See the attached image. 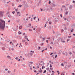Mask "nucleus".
<instances>
[{"label":"nucleus","instance_id":"f257e3e1","mask_svg":"<svg viewBox=\"0 0 75 75\" xmlns=\"http://www.w3.org/2000/svg\"><path fill=\"white\" fill-rule=\"evenodd\" d=\"M6 22L1 19L0 20V29L2 30H4L5 28Z\"/></svg>","mask_w":75,"mask_h":75},{"label":"nucleus","instance_id":"f03ea898","mask_svg":"<svg viewBox=\"0 0 75 75\" xmlns=\"http://www.w3.org/2000/svg\"><path fill=\"white\" fill-rule=\"evenodd\" d=\"M3 13H4V11H0V17H2L3 14Z\"/></svg>","mask_w":75,"mask_h":75},{"label":"nucleus","instance_id":"7ed1b4c3","mask_svg":"<svg viewBox=\"0 0 75 75\" xmlns=\"http://www.w3.org/2000/svg\"><path fill=\"white\" fill-rule=\"evenodd\" d=\"M59 40H61L62 42H63V43H64V42H66L65 41H64V40H62V38H60L59 39Z\"/></svg>","mask_w":75,"mask_h":75},{"label":"nucleus","instance_id":"20e7f679","mask_svg":"<svg viewBox=\"0 0 75 75\" xmlns=\"http://www.w3.org/2000/svg\"><path fill=\"white\" fill-rule=\"evenodd\" d=\"M30 52H32L30 53L29 54H30V56L32 57V56H33V53H34V52L31 50V51H30Z\"/></svg>","mask_w":75,"mask_h":75},{"label":"nucleus","instance_id":"39448f33","mask_svg":"<svg viewBox=\"0 0 75 75\" xmlns=\"http://www.w3.org/2000/svg\"><path fill=\"white\" fill-rule=\"evenodd\" d=\"M72 7H73V6H72V5H70V7H69V9L70 10H71V9H72Z\"/></svg>","mask_w":75,"mask_h":75},{"label":"nucleus","instance_id":"423d86ee","mask_svg":"<svg viewBox=\"0 0 75 75\" xmlns=\"http://www.w3.org/2000/svg\"><path fill=\"white\" fill-rule=\"evenodd\" d=\"M7 58H8V59H12L11 57H10V56H9L8 55L7 56Z\"/></svg>","mask_w":75,"mask_h":75},{"label":"nucleus","instance_id":"0eeeda50","mask_svg":"<svg viewBox=\"0 0 75 75\" xmlns=\"http://www.w3.org/2000/svg\"><path fill=\"white\" fill-rule=\"evenodd\" d=\"M36 65L38 67V68H39V65H40L39 64L37 63V64H36Z\"/></svg>","mask_w":75,"mask_h":75},{"label":"nucleus","instance_id":"6e6552de","mask_svg":"<svg viewBox=\"0 0 75 75\" xmlns=\"http://www.w3.org/2000/svg\"><path fill=\"white\" fill-rule=\"evenodd\" d=\"M39 72H40V73H41L42 72V70H41V69L40 68V70L38 71Z\"/></svg>","mask_w":75,"mask_h":75},{"label":"nucleus","instance_id":"1a4fd4ad","mask_svg":"<svg viewBox=\"0 0 75 75\" xmlns=\"http://www.w3.org/2000/svg\"><path fill=\"white\" fill-rule=\"evenodd\" d=\"M22 28V26H19V30H20V29H21Z\"/></svg>","mask_w":75,"mask_h":75},{"label":"nucleus","instance_id":"9d476101","mask_svg":"<svg viewBox=\"0 0 75 75\" xmlns=\"http://www.w3.org/2000/svg\"><path fill=\"white\" fill-rule=\"evenodd\" d=\"M15 59H16V60H18V61H19V59H18V58L17 57H16L15 58Z\"/></svg>","mask_w":75,"mask_h":75},{"label":"nucleus","instance_id":"9b49d317","mask_svg":"<svg viewBox=\"0 0 75 75\" xmlns=\"http://www.w3.org/2000/svg\"><path fill=\"white\" fill-rule=\"evenodd\" d=\"M46 70H47V71H49V69H50V68H49V67H47L46 68Z\"/></svg>","mask_w":75,"mask_h":75},{"label":"nucleus","instance_id":"f8f14e48","mask_svg":"<svg viewBox=\"0 0 75 75\" xmlns=\"http://www.w3.org/2000/svg\"><path fill=\"white\" fill-rule=\"evenodd\" d=\"M67 20L68 21H70V18H68L67 19Z\"/></svg>","mask_w":75,"mask_h":75},{"label":"nucleus","instance_id":"ddd939ff","mask_svg":"<svg viewBox=\"0 0 75 75\" xmlns=\"http://www.w3.org/2000/svg\"><path fill=\"white\" fill-rule=\"evenodd\" d=\"M42 69H44V68H45V66H42Z\"/></svg>","mask_w":75,"mask_h":75},{"label":"nucleus","instance_id":"4468645a","mask_svg":"<svg viewBox=\"0 0 75 75\" xmlns=\"http://www.w3.org/2000/svg\"><path fill=\"white\" fill-rule=\"evenodd\" d=\"M69 12L68 11H67L66 13H65V14L66 15H67L68 13Z\"/></svg>","mask_w":75,"mask_h":75},{"label":"nucleus","instance_id":"2eb2a0df","mask_svg":"<svg viewBox=\"0 0 75 75\" xmlns=\"http://www.w3.org/2000/svg\"><path fill=\"white\" fill-rule=\"evenodd\" d=\"M45 72H47V71H46V70H44V71L43 72V74H45Z\"/></svg>","mask_w":75,"mask_h":75},{"label":"nucleus","instance_id":"dca6fc26","mask_svg":"<svg viewBox=\"0 0 75 75\" xmlns=\"http://www.w3.org/2000/svg\"><path fill=\"white\" fill-rule=\"evenodd\" d=\"M38 50H40V48H41V47H38Z\"/></svg>","mask_w":75,"mask_h":75},{"label":"nucleus","instance_id":"f3484780","mask_svg":"<svg viewBox=\"0 0 75 75\" xmlns=\"http://www.w3.org/2000/svg\"><path fill=\"white\" fill-rule=\"evenodd\" d=\"M52 7H55V4H53L52 5Z\"/></svg>","mask_w":75,"mask_h":75},{"label":"nucleus","instance_id":"a211bd4d","mask_svg":"<svg viewBox=\"0 0 75 75\" xmlns=\"http://www.w3.org/2000/svg\"><path fill=\"white\" fill-rule=\"evenodd\" d=\"M8 17L10 18V17H11L12 16H10V15H9L8 16Z\"/></svg>","mask_w":75,"mask_h":75},{"label":"nucleus","instance_id":"6ab92c4d","mask_svg":"<svg viewBox=\"0 0 75 75\" xmlns=\"http://www.w3.org/2000/svg\"><path fill=\"white\" fill-rule=\"evenodd\" d=\"M73 31H74V29H72L71 30V33H72V32H73Z\"/></svg>","mask_w":75,"mask_h":75},{"label":"nucleus","instance_id":"aec40b11","mask_svg":"<svg viewBox=\"0 0 75 75\" xmlns=\"http://www.w3.org/2000/svg\"><path fill=\"white\" fill-rule=\"evenodd\" d=\"M25 42V40H22L23 42Z\"/></svg>","mask_w":75,"mask_h":75},{"label":"nucleus","instance_id":"412c9836","mask_svg":"<svg viewBox=\"0 0 75 75\" xmlns=\"http://www.w3.org/2000/svg\"><path fill=\"white\" fill-rule=\"evenodd\" d=\"M16 13L15 11H14L12 12V13H13V14H14V13Z\"/></svg>","mask_w":75,"mask_h":75},{"label":"nucleus","instance_id":"4be33fe9","mask_svg":"<svg viewBox=\"0 0 75 75\" xmlns=\"http://www.w3.org/2000/svg\"><path fill=\"white\" fill-rule=\"evenodd\" d=\"M22 6V5H20L18 6V7H21Z\"/></svg>","mask_w":75,"mask_h":75},{"label":"nucleus","instance_id":"5701e85b","mask_svg":"<svg viewBox=\"0 0 75 75\" xmlns=\"http://www.w3.org/2000/svg\"><path fill=\"white\" fill-rule=\"evenodd\" d=\"M2 49L3 50H5V47H3L2 48Z\"/></svg>","mask_w":75,"mask_h":75},{"label":"nucleus","instance_id":"b1692460","mask_svg":"<svg viewBox=\"0 0 75 75\" xmlns=\"http://www.w3.org/2000/svg\"><path fill=\"white\" fill-rule=\"evenodd\" d=\"M22 33L21 32H20V31H19L18 32V33H19V34H21Z\"/></svg>","mask_w":75,"mask_h":75},{"label":"nucleus","instance_id":"393cba45","mask_svg":"<svg viewBox=\"0 0 75 75\" xmlns=\"http://www.w3.org/2000/svg\"><path fill=\"white\" fill-rule=\"evenodd\" d=\"M50 68H51V67H52V66L51 65V64H50Z\"/></svg>","mask_w":75,"mask_h":75},{"label":"nucleus","instance_id":"a878e982","mask_svg":"<svg viewBox=\"0 0 75 75\" xmlns=\"http://www.w3.org/2000/svg\"><path fill=\"white\" fill-rule=\"evenodd\" d=\"M44 45V43H41L40 44V45L41 46H42V45Z\"/></svg>","mask_w":75,"mask_h":75},{"label":"nucleus","instance_id":"bb28decb","mask_svg":"<svg viewBox=\"0 0 75 75\" xmlns=\"http://www.w3.org/2000/svg\"><path fill=\"white\" fill-rule=\"evenodd\" d=\"M61 33H62V32H63V31H64V30H62H62H61Z\"/></svg>","mask_w":75,"mask_h":75},{"label":"nucleus","instance_id":"cd10ccee","mask_svg":"<svg viewBox=\"0 0 75 75\" xmlns=\"http://www.w3.org/2000/svg\"><path fill=\"white\" fill-rule=\"evenodd\" d=\"M43 41H45V38H42Z\"/></svg>","mask_w":75,"mask_h":75},{"label":"nucleus","instance_id":"c85d7f7f","mask_svg":"<svg viewBox=\"0 0 75 75\" xmlns=\"http://www.w3.org/2000/svg\"><path fill=\"white\" fill-rule=\"evenodd\" d=\"M60 16L61 17H62V14H60Z\"/></svg>","mask_w":75,"mask_h":75},{"label":"nucleus","instance_id":"c756f323","mask_svg":"<svg viewBox=\"0 0 75 75\" xmlns=\"http://www.w3.org/2000/svg\"><path fill=\"white\" fill-rule=\"evenodd\" d=\"M22 66H23V67L24 68L25 67V64H22Z\"/></svg>","mask_w":75,"mask_h":75},{"label":"nucleus","instance_id":"7c9ffc66","mask_svg":"<svg viewBox=\"0 0 75 75\" xmlns=\"http://www.w3.org/2000/svg\"><path fill=\"white\" fill-rule=\"evenodd\" d=\"M29 63H30V64H33V62H29Z\"/></svg>","mask_w":75,"mask_h":75},{"label":"nucleus","instance_id":"2f4dec72","mask_svg":"<svg viewBox=\"0 0 75 75\" xmlns=\"http://www.w3.org/2000/svg\"><path fill=\"white\" fill-rule=\"evenodd\" d=\"M29 31H32V30L31 29H29Z\"/></svg>","mask_w":75,"mask_h":75},{"label":"nucleus","instance_id":"473e14b6","mask_svg":"<svg viewBox=\"0 0 75 75\" xmlns=\"http://www.w3.org/2000/svg\"><path fill=\"white\" fill-rule=\"evenodd\" d=\"M46 42H47V44H48V40H46Z\"/></svg>","mask_w":75,"mask_h":75},{"label":"nucleus","instance_id":"72a5a7b5","mask_svg":"<svg viewBox=\"0 0 75 75\" xmlns=\"http://www.w3.org/2000/svg\"><path fill=\"white\" fill-rule=\"evenodd\" d=\"M15 11H16V12H17V11H18V9H15Z\"/></svg>","mask_w":75,"mask_h":75},{"label":"nucleus","instance_id":"f704fd0d","mask_svg":"<svg viewBox=\"0 0 75 75\" xmlns=\"http://www.w3.org/2000/svg\"><path fill=\"white\" fill-rule=\"evenodd\" d=\"M61 65H62V66H63V67H64V64H63V63H62L61 64Z\"/></svg>","mask_w":75,"mask_h":75},{"label":"nucleus","instance_id":"c9c22d12","mask_svg":"<svg viewBox=\"0 0 75 75\" xmlns=\"http://www.w3.org/2000/svg\"><path fill=\"white\" fill-rule=\"evenodd\" d=\"M62 7H64V8H65V6H64V5H63L62 6Z\"/></svg>","mask_w":75,"mask_h":75},{"label":"nucleus","instance_id":"e433bc0d","mask_svg":"<svg viewBox=\"0 0 75 75\" xmlns=\"http://www.w3.org/2000/svg\"><path fill=\"white\" fill-rule=\"evenodd\" d=\"M64 69H67V66H65L64 67Z\"/></svg>","mask_w":75,"mask_h":75},{"label":"nucleus","instance_id":"4c0bfd02","mask_svg":"<svg viewBox=\"0 0 75 75\" xmlns=\"http://www.w3.org/2000/svg\"><path fill=\"white\" fill-rule=\"evenodd\" d=\"M49 4H51V1H50V0L49 1Z\"/></svg>","mask_w":75,"mask_h":75},{"label":"nucleus","instance_id":"58836bf2","mask_svg":"<svg viewBox=\"0 0 75 75\" xmlns=\"http://www.w3.org/2000/svg\"><path fill=\"white\" fill-rule=\"evenodd\" d=\"M71 37H72V36H68V38H71Z\"/></svg>","mask_w":75,"mask_h":75},{"label":"nucleus","instance_id":"ea45409f","mask_svg":"<svg viewBox=\"0 0 75 75\" xmlns=\"http://www.w3.org/2000/svg\"><path fill=\"white\" fill-rule=\"evenodd\" d=\"M57 55L56 54L55 55V58H57Z\"/></svg>","mask_w":75,"mask_h":75},{"label":"nucleus","instance_id":"a19ab883","mask_svg":"<svg viewBox=\"0 0 75 75\" xmlns=\"http://www.w3.org/2000/svg\"><path fill=\"white\" fill-rule=\"evenodd\" d=\"M27 38V36H25V37L24 38H25L26 39V38Z\"/></svg>","mask_w":75,"mask_h":75},{"label":"nucleus","instance_id":"79ce46f5","mask_svg":"<svg viewBox=\"0 0 75 75\" xmlns=\"http://www.w3.org/2000/svg\"><path fill=\"white\" fill-rule=\"evenodd\" d=\"M52 23H51V22H49V24H51Z\"/></svg>","mask_w":75,"mask_h":75},{"label":"nucleus","instance_id":"37998d69","mask_svg":"<svg viewBox=\"0 0 75 75\" xmlns=\"http://www.w3.org/2000/svg\"><path fill=\"white\" fill-rule=\"evenodd\" d=\"M36 18V17H35L34 18H33V20H35V18Z\"/></svg>","mask_w":75,"mask_h":75},{"label":"nucleus","instance_id":"c03bdc74","mask_svg":"<svg viewBox=\"0 0 75 75\" xmlns=\"http://www.w3.org/2000/svg\"><path fill=\"white\" fill-rule=\"evenodd\" d=\"M39 65H41V66H42V64H40V63H39Z\"/></svg>","mask_w":75,"mask_h":75},{"label":"nucleus","instance_id":"a18cd8bd","mask_svg":"<svg viewBox=\"0 0 75 75\" xmlns=\"http://www.w3.org/2000/svg\"><path fill=\"white\" fill-rule=\"evenodd\" d=\"M30 67V69H31H31H32V68H31V66H29Z\"/></svg>","mask_w":75,"mask_h":75},{"label":"nucleus","instance_id":"49530a36","mask_svg":"<svg viewBox=\"0 0 75 75\" xmlns=\"http://www.w3.org/2000/svg\"><path fill=\"white\" fill-rule=\"evenodd\" d=\"M69 54H70V55H71L72 54V52H69Z\"/></svg>","mask_w":75,"mask_h":75},{"label":"nucleus","instance_id":"de8ad7c7","mask_svg":"<svg viewBox=\"0 0 75 75\" xmlns=\"http://www.w3.org/2000/svg\"><path fill=\"white\" fill-rule=\"evenodd\" d=\"M52 54H53V53H52L51 54H50V55H52Z\"/></svg>","mask_w":75,"mask_h":75},{"label":"nucleus","instance_id":"09e8293b","mask_svg":"<svg viewBox=\"0 0 75 75\" xmlns=\"http://www.w3.org/2000/svg\"><path fill=\"white\" fill-rule=\"evenodd\" d=\"M67 42H68L69 41V40H69V39H67Z\"/></svg>","mask_w":75,"mask_h":75},{"label":"nucleus","instance_id":"8fccbe9b","mask_svg":"<svg viewBox=\"0 0 75 75\" xmlns=\"http://www.w3.org/2000/svg\"><path fill=\"white\" fill-rule=\"evenodd\" d=\"M16 1H17V2H18V1H19V0H16Z\"/></svg>","mask_w":75,"mask_h":75},{"label":"nucleus","instance_id":"3c124183","mask_svg":"<svg viewBox=\"0 0 75 75\" xmlns=\"http://www.w3.org/2000/svg\"><path fill=\"white\" fill-rule=\"evenodd\" d=\"M17 14H19L20 13V12H18L17 13Z\"/></svg>","mask_w":75,"mask_h":75},{"label":"nucleus","instance_id":"603ef678","mask_svg":"<svg viewBox=\"0 0 75 75\" xmlns=\"http://www.w3.org/2000/svg\"><path fill=\"white\" fill-rule=\"evenodd\" d=\"M8 23H10V20H9L8 21Z\"/></svg>","mask_w":75,"mask_h":75},{"label":"nucleus","instance_id":"864d4df0","mask_svg":"<svg viewBox=\"0 0 75 75\" xmlns=\"http://www.w3.org/2000/svg\"><path fill=\"white\" fill-rule=\"evenodd\" d=\"M6 1V0H2V1H4V2Z\"/></svg>","mask_w":75,"mask_h":75},{"label":"nucleus","instance_id":"5fc2aeb1","mask_svg":"<svg viewBox=\"0 0 75 75\" xmlns=\"http://www.w3.org/2000/svg\"><path fill=\"white\" fill-rule=\"evenodd\" d=\"M66 56H67V55H68V54H67V53H66Z\"/></svg>","mask_w":75,"mask_h":75},{"label":"nucleus","instance_id":"6e6d98bb","mask_svg":"<svg viewBox=\"0 0 75 75\" xmlns=\"http://www.w3.org/2000/svg\"><path fill=\"white\" fill-rule=\"evenodd\" d=\"M53 34H55V32H54V31H53Z\"/></svg>","mask_w":75,"mask_h":75},{"label":"nucleus","instance_id":"4d7b16f0","mask_svg":"<svg viewBox=\"0 0 75 75\" xmlns=\"http://www.w3.org/2000/svg\"><path fill=\"white\" fill-rule=\"evenodd\" d=\"M44 49L42 51V52H44Z\"/></svg>","mask_w":75,"mask_h":75},{"label":"nucleus","instance_id":"13d9d810","mask_svg":"<svg viewBox=\"0 0 75 75\" xmlns=\"http://www.w3.org/2000/svg\"><path fill=\"white\" fill-rule=\"evenodd\" d=\"M62 54L63 55H65V53H63Z\"/></svg>","mask_w":75,"mask_h":75},{"label":"nucleus","instance_id":"bf43d9fd","mask_svg":"<svg viewBox=\"0 0 75 75\" xmlns=\"http://www.w3.org/2000/svg\"><path fill=\"white\" fill-rule=\"evenodd\" d=\"M72 75H75V74H74V73H72Z\"/></svg>","mask_w":75,"mask_h":75},{"label":"nucleus","instance_id":"052dcab7","mask_svg":"<svg viewBox=\"0 0 75 75\" xmlns=\"http://www.w3.org/2000/svg\"><path fill=\"white\" fill-rule=\"evenodd\" d=\"M64 20H67V19L66 18H64Z\"/></svg>","mask_w":75,"mask_h":75},{"label":"nucleus","instance_id":"680f3d73","mask_svg":"<svg viewBox=\"0 0 75 75\" xmlns=\"http://www.w3.org/2000/svg\"><path fill=\"white\" fill-rule=\"evenodd\" d=\"M5 71H8V69H5Z\"/></svg>","mask_w":75,"mask_h":75},{"label":"nucleus","instance_id":"e2e57ef3","mask_svg":"<svg viewBox=\"0 0 75 75\" xmlns=\"http://www.w3.org/2000/svg\"><path fill=\"white\" fill-rule=\"evenodd\" d=\"M10 71H8V74H9V73H10Z\"/></svg>","mask_w":75,"mask_h":75},{"label":"nucleus","instance_id":"0e129e2a","mask_svg":"<svg viewBox=\"0 0 75 75\" xmlns=\"http://www.w3.org/2000/svg\"><path fill=\"white\" fill-rule=\"evenodd\" d=\"M12 42H10V44H11V43H12Z\"/></svg>","mask_w":75,"mask_h":75},{"label":"nucleus","instance_id":"69168bd1","mask_svg":"<svg viewBox=\"0 0 75 75\" xmlns=\"http://www.w3.org/2000/svg\"><path fill=\"white\" fill-rule=\"evenodd\" d=\"M14 31H17V29H14Z\"/></svg>","mask_w":75,"mask_h":75},{"label":"nucleus","instance_id":"338daca9","mask_svg":"<svg viewBox=\"0 0 75 75\" xmlns=\"http://www.w3.org/2000/svg\"><path fill=\"white\" fill-rule=\"evenodd\" d=\"M34 72H37V71H36V70H35L34 71Z\"/></svg>","mask_w":75,"mask_h":75},{"label":"nucleus","instance_id":"774afa93","mask_svg":"<svg viewBox=\"0 0 75 75\" xmlns=\"http://www.w3.org/2000/svg\"><path fill=\"white\" fill-rule=\"evenodd\" d=\"M73 35H74V36H75V34H73Z\"/></svg>","mask_w":75,"mask_h":75}]
</instances>
